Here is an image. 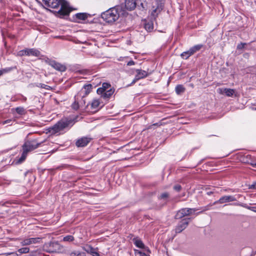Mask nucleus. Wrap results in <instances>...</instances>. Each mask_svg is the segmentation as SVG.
I'll return each mask as SVG.
<instances>
[{
	"instance_id": "50",
	"label": "nucleus",
	"mask_w": 256,
	"mask_h": 256,
	"mask_svg": "<svg viewBox=\"0 0 256 256\" xmlns=\"http://www.w3.org/2000/svg\"><path fill=\"white\" fill-rule=\"evenodd\" d=\"M24 100H26V98H24Z\"/></svg>"
},
{
	"instance_id": "10",
	"label": "nucleus",
	"mask_w": 256,
	"mask_h": 256,
	"mask_svg": "<svg viewBox=\"0 0 256 256\" xmlns=\"http://www.w3.org/2000/svg\"><path fill=\"white\" fill-rule=\"evenodd\" d=\"M90 137H82L77 140L76 144L78 147H84L86 146L91 140Z\"/></svg>"
},
{
	"instance_id": "36",
	"label": "nucleus",
	"mask_w": 256,
	"mask_h": 256,
	"mask_svg": "<svg viewBox=\"0 0 256 256\" xmlns=\"http://www.w3.org/2000/svg\"><path fill=\"white\" fill-rule=\"evenodd\" d=\"M38 86L46 90H48L49 88H50V86L43 84H39Z\"/></svg>"
},
{
	"instance_id": "27",
	"label": "nucleus",
	"mask_w": 256,
	"mask_h": 256,
	"mask_svg": "<svg viewBox=\"0 0 256 256\" xmlns=\"http://www.w3.org/2000/svg\"><path fill=\"white\" fill-rule=\"evenodd\" d=\"M28 153L23 150L21 156L17 160L16 164H21L26 158Z\"/></svg>"
},
{
	"instance_id": "20",
	"label": "nucleus",
	"mask_w": 256,
	"mask_h": 256,
	"mask_svg": "<svg viewBox=\"0 0 256 256\" xmlns=\"http://www.w3.org/2000/svg\"><path fill=\"white\" fill-rule=\"evenodd\" d=\"M100 102L98 100H94L90 104L92 109L95 110L98 108L100 106Z\"/></svg>"
},
{
	"instance_id": "25",
	"label": "nucleus",
	"mask_w": 256,
	"mask_h": 256,
	"mask_svg": "<svg viewBox=\"0 0 256 256\" xmlns=\"http://www.w3.org/2000/svg\"><path fill=\"white\" fill-rule=\"evenodd\" d=\"M15 68L16 67H8L0 70V76L4 74L10 72Z\"/></svg>"
},
{
	"instance_id": "21",
	"label": "nucleus",
	"mask_w": 256,
	"mask_h": 256,
	"mask_svg": "<svg viewBox=\"0 0 256 256\" xmlns=\"http://www.w3.org/2000/svg\"><path fill=\"white\" fill-rule=\"evenodd\" d=\"M175 90L178 94H180L184 92L186 88L182 85L178 84L176 86Z\"/></svg>"
},
{
	"instance_id": "30",
	"label": "nucleus",
	"mask_w": 256,
	"mask_h": 256,
	"mask_svg": "<svg viewBox=\"0 0 256 256\" xmlns=\"http://www.w3.org/2000/svg\"><path fill=\"white\" fill-rule=\"evenodd\" d=\"M169 198V194L168 192H165L162 193L158 197L160 200H166L168 198Z\"/></svg>"
},
{
	"instance_id": "12",
	"label": "nucleus",
	"mask_w": 256,
	"mask_h": 256,
	"mask_svg": "<svg viewBox=\"0 0 256 256\" xmlns=\"http://www.w3.org/2000/svg\"><path fill=\"white\" fill-rule=\"evenodd\" d=\"M218 92L220 94H225L228 96H232L235 94L236 90L231 88H219Z\"/></svg>"
},
{
	"instance_id": "45",
	"label": "nucleus",
	"mask_w": 256,
	"mask_h": 256,
	"mask_svg": "<svg viewBox=\"0 0 256 256\" xmlns=\"http://www.w3.org/2000/svg\"><path fill=\"white\" fill-rule=\"evenodd\" d=\"M249 164L253 167L256 168V162H252V160H250Z\"/></svg>"
},
{
	"instance_id": "8",
	"label": "nucleus",
	"mask_w": 256,
	"mask_h": 256,
	"mask_svg": "<svg viewBox=\"0 0 256 256\" xmlns=\"http://www.w3.org/2000/svg\"><path fill=\"white\" fill-rule=\"evenodd\" d=\"M136 74L134 80L131 83V84H134L138 80L146 78L148 76V72L145 70H136Z\"/></svg>"
},
{
	"instance_id": "42",
	"label": "nucleus",
	"mask_w": 256,
	"mask_h": 256,
	"mask_svg": "<svg viewBox=\"0 0 256 256\" xmlns=\"http://www.w3.org/2000/svg\"><path fill=\"white\" fill-rule=\"evenodd\" d=\"M250 188L256 189V182H253V184L250 186Z\"/></svg>"
},
{
	"instance_id": "19",
	"label": "nucleus",
	"mask_w": 256,
	"mask_h": 256,
	"mask_svg": "<svg viewBox=\"0 0 256 256\" xmlns=\"http://www.w3.org/2000/svg\"><path fill=\"white\" fill-rule=\"evenodd\" d=\"M76 96H79V99L78 100V104L80 107H83L86 104L85 96L78 94Z\"/></svg>"
},
{
	"instance_id": "23",
	"label": "nucleus",
	"mask_w": 256,
	"mask_h": 256,
	"mask_svg": "<svg viewBox=\"0 0 256 256\" xmlns=\"http://www.w3.org/2000/svg\"><path fill=\"white\" fill-rule=\"evenodd\" d=\"M144 28L148 32H151L154 28V24L152 21H148L145 24Z\"/></svg>"
},
{
	"instance_id": "18",
	"label": "nucleus",
	"mask_w": 256,
	"mask_h": 256,
	"mask_svg": "<svg viewBox=\"0 0 256 256\" xmlns=\"http://www.w3.org/2000/svg\"><path fill=\"white\" fill-rule=\"evenodd\" d=\"M114 92V90H113L112 88H110L109 90L104 91L102 94H99L102 95V97L106 99L110 98L112 95L113 94Z\"/></svg>"
},
{
	"instance_id": "31",
	"label": "nucleus",
	"mask_w": 256,
	"mask_h": 256,
	"mask_svg": "<svg viewBox=\"0 0 256 256\" xmlns=\"http://www.w3.org/2000/svg\"><path fill=\"white\" fill-rule=\"evenodd\" d=\"M74 240V238L73 236H72L71 235L66 236L64 237V238H63V240L64 242H70L73 241Z\"/></svg>"
},
{
	"instance_id": "13",
	"label": "nucleus",
	"mask_w": 256,
	"mask_h": 256,
	"mask_svg": "<svg viewBox=\"0 0 256 256\" xmlns=\"http://www.w3.org/2000/svg\"><path fill=\"white\" fill-rule=\"evenodd\" d=\"M83 249L88 253L92 254V256H100L98 250L92 248L90 246H86L83 248Z\"/></svg>"
},
{
	"instance_id": "16",
	"label": "nucleus",
	"mask_w": 256,
	"mask_h": 256,
	"mask_svg": "<svg viewBox=\"0 0 256 256\" xmlns=\"http://www.w3.org/2000/svg\"><path fill=\"white\" fill-rule=\"evenodd\" d=\"M92 88V86L91 84L84 85L78 94H84V96H86L90 92Z\"/></svg>"
},
{
	"instance_id": "24",
	"label": "nucleus",
	"mask_w": 256,
	"mask_h": 256,
	"mask_svg": "<svg viewBox=\"0 0 256 256\" xmlns=\"http://www.w3.org/2000/svg\"><path fill=\"white\" fill-rule=\"evenodd\" d=\"M79 99V96H75L74 97V102L72 105V107L73 109L75 110H77L80 108V106L78 102V100Z\"/></svg>"
},
{
	"instance_id": "22",
	"label": "nucleus",
	"mask_w": 256,
	"mask_h": 256,
	"mask_svg": "<svg viewBox=\"0 0 256 256\" xmlns=\"http://www.w3.org/2000/svg\"><path fill=\"white\" fill-rule=\"evenodd\" d=\"M133 241L134 244L139 248H142L144 247V245L142 242L138 238H134Z\"/></svg>"
},
{
	"instance_id": "41",
	"label": "nucleus",
	"mask_w": 256,
	"mask_h": 256,
	"mask_svg": "<svg viewBox=\"0 0 256 256\" xmlns=\"http://www.w3.org/2000/svg\"><path fill=\"white\" fill-rule=\"evenodd\" d=\"M190 52V49L184 52V54H186V58H189L190 56L193 54H191Z\"/></svg>"
},
{
	"instance_id": "39",
	"label": "nucleus",
	"mask_w": 256,
	"mask_h": 256,
	"mask_svg": "<svg viewBox=\"0 0 256 256\" xmlns=\"http://www.w3.org/2000/svg\"><path fill=\"white\" fill-rule=\"evenodd\" d=\"M246 44V43H240L237 46V48L239 50L242 49L244 48Z\"/></svg>"
},
{
	"instance_id": "40",
	"label": "nucleus",
	"mask_w": 256,
	"mask_h": 256,
	"mask_svg": "<svg viewBox=\"0 0 256 256\" xmlns=\"http://www.w3.org/2000/svg\"><path fill=\"white\" fill-rule=\"evenodd\" d=\"M12 121L11 120H8L3 122V124H8V125H12Z\"/></svg>"
},
{
	"instance_id": "47",
	"label": "nucleus",
	"mask_w": 256,
	"mask_h": 256,
	"mask_svg": "<svg viewBox=\"0 0 256 256\" xmlns=\"http://www.w3.org/2000/svg\"><path fill=\"white\" fill-rule=\"evenodd\" d=\"M248 209L256 212V207H248Z\"/></svg>"
},
{
	"instance_id": "5",
	"label": "nucleus",
	"mask_w": 256,
	"mask_h": 256,
	"mask_svg": "<svg viewBox=\"0 0 256 256\" xmlns=\"http://www.w3.org/2000/svg\"><path fill=\"white\" fill-rule=\"evenodd\" d=\"M40 144V142H36L35 140L27 141L23 145L22 150L28 154V152L38 148Z\"/></svg>"
},
{
	"instance_id": "1",
	"label": "nucleus",
	"mask_w": 256,
	"mask_h": 256,
	"mask_svg": "<svg viewBox=\"0 0 256 256\" xmlns=\"http://www.w3.org/2000/svg\"><path fill=\"white\" fill-rule=\"evenodd\" d=\"M44 4L51 8L58 9L55 10L57 16L60 18L68 16L72 10L68 4L64 0H42Z\"/></svg>"
},
{
	"instance_id": "17",
	"label": "nucleus",
	"mask_w": 256,
	"mask_h": 256,
	"mask_svg": "<svg viewBox=\"0 0 256 256\" xmlns=\"http://www.w3.org/2000/svg\"><path fill=\"white\" fill-rule=\"evenodd\" d=\"M110 88H111V86L110 84L104 82L102 84V87L99 88L97 90V93L98 94H102L104 92V91L109 90Z\"/></svg>"
},
{
	"instance_id": "14",
	"label": "nucleus",
	"mask_w": 256,
	"mask_h": 256,
	"mask_svg": "<svg viewBox=\"0 0 256 256\" xmlns=\"http://www.w3.org/2000/svg\"><path fill=\"white\" fill-rule=\"evenodd\" d=\"M136 2L134 0H126L125 7L129 10H134L136 6Z\"/></svg>"
},
{
	"instance_id": "32",
	"label": "nucleus",
	"mask_w": 256,
	"mask_h": 256,
	"mask_svg": "<svg viewBox=\"0 0 256 256\" xmlns=\"http://www.w3.org/2000/svg\"><path fill=\"white\" fill-rule=\"evenodd\" d=\"M16 112L22 115L25 113L24 109L22 107H18L16 108Z\"/></svg>"
},
{
	"instance_id": "38",
	"label": "nucleus",
	"mask_w": 256,
	"mask_h": 256,
	"mask_svg": "<svg viewBox=\"0 0 256 256\" xmlns=\"http://www.w3.org/2000/svg\"><path fill=\"white\" fill-rule=\"evenodd\" d=\"M174 189L177 192H179L182 189V186L179 184H176L174 186Z\"/></svg>"
},
{
	"instance_id": "4",
	"label": "nucleus",
	"mask_w": 256,
	"mask_h": 256,
	"mask_svg": "<svg viewBox=\"0 0 256 256\" xmlns=\"http://www.w3.org/2000/svg\"><path fill=\"white\" fill-rule=\"evenodd\" d=\"M236 200H237V198L236 197V196H230V195L224 196H222L218 200H216V201L214 202L213 204H210L208 206H206L204 208V210H208V208L210 206H212L213 205H214V204H224V203H226V202H234V201H236Z\"/></svg>"
},
{
	"instance_id": "44",
	"label": "nucleus",
	"mask_w": 256,
	"mask_h": 256,
	"mask_svg": "<svg viewBox=\"0 0 256 256\" xmlns=\"http://www.w3.org/2000/svg\"><path fill=\"white\" fill-rule=\"evenodd\" d=\"M135 64V62L133 60H130L127 63V65L128 66H133Z\"/></svg>"
},
{
	"instance_id": "51",
	"label": "nucleus",
	"mask_w": 256,
	"mask_h": 256,
	"mask_svg": "<svg viewBox=\"0 0 256 256\" xmlns=\"http://www.w3.org/2000/svg\"><path fill=\"white\" fill-rule=\"evenodd\" d=\"M255 253L256 254V252Z\"/></svg>"
},
{
	"instance_id": "29",
	"label": "nucleus",
	"mask_w": 256,
	"mask_h": 256,
	"mask_svg": "<svg viewBox=\"0 0 256 256\" xmlns=\"http://www.w3.org/2000/svg\"><path fill=\"white\" fill-rule=\"evenodd\" d=\"M70 256H86V254L84 252H80L79 251H74L72 252Z\"/></svg>"
},
{
	"instance_id": "2",
	"label": "nucleus",
	"mask_w": 256,
	"mask_h": 256,
	"mask_svg": "<svg viewBox=\"0 0 256 256\" xmlns=\"http://www.w3.org/2000/svg\"><path fill=\"white\" fill-rule=\"evenodd\" d=\"M120 14L116 8H110L102 14V18L108 23H113L118 20Z\"/></svg>"
},
{
	"instance_id": "6",
	"label": "nucleus",
	"mask_w": 256,
	"mask_h": 256,
	"mask_svg": "<svg viewBox=\"0 0 256 256\" xmlns=\"http://www.w3.org/2000/svg\"><path fill=\"white\" fill-rule=\"evenodd\" d=\"M196 210L194 208H184L178 210L175 216L176 219H180L183 217L190 215L192 212H194Z\"/></svg>"
},
{
	"instance_id": "46",
	"label": "nucleus",
	"mask_w": 256,
	"mask_h": 256,
	"mask_svg": "<svg viewBox=\"0 0 256 256\" xmlns=\"http://www.w3.org/2000/svg\"><path fill=\"white\" fill-rule=\"evenodd\" d=\"M181 56L184 58V59H187L188 58H186V54H184V52H182V54H181Z\"/></svg>"
},
{
	"instance_id": "26",
	"label": "nucleus",
	"mask_w": 256,
	"mask_h": 256,
	"mask_svg": "<svg viewBox=\"0 0 256 256\" xmlns=\"http://www.w3.org/2000/svg\"><path fill=\"white\" fill-rule=\"evenodd\" d=\"M203 46L202 44H198L190 48L191 54H194L197 51H198Z\"/></svg>"
},
{
	"instance_id": "43",
	"label": "nucleus",
	"mask_w": 256,
	"mask_h": 256,
	"mask_svg": "<svg viewBox=\"0 0 256 256\" xmlns=\"http://www.w3.org/2000/svg\"><path fill=\"white\" fill-rule=\"evenodd\" d=\"M156 0L158 2V4L160 5V7H162V4H163V2H164V0Z\"/></svg>"
},
{
	"instance_id": "11",
	"label": "nucleus",
	"mask_w": 256,
	"mask_h": 256,
	"mask_svg": "<svg viewBox=\"0 0 256 256\" xmlns=\"http://www.w3.org/2000/svg\"><path fill=\"white\" fill-rule=\"evenodd\" d=\"M40 238H31L22 240L20 244L22 246H28L33 244L38 243L40 242Z\"/></svg>"
},
{
	"instance_id": "15",
	"label": "nucleus",
	"mask_w": 256,
	"mask_h": 256,
	"mask_svg": "<svg viewBox=\"0 0 256 256\" xmlns=\"http://www.w3.org/2000/svg\"><path fill=\"white\" fill-rule=\"evenodd\" d=\"M26 52L27 56H38L40 55V51L35 48H26Z\"/></svg>"
},
{
	"instance_id": "37",
	"label": "nucleus",
	"mask_w": 256,
	"mask_h": 256,
	"mask_svg": "<svg viewBox=\"0 0 256 256\" xmlns=\"http://www.w3.org/2000/svg\"><path fill=\"white\" fill-rule=\"evenodd\" d=\"M26 48L22 50H20L18 53V56H26Z\"/></svg>"
},
{
	"instance_id": "35",
	"label": "nucleus",
	"mask_w": 256,
	"mask_h": 256,
	"mask_svg": "<svg viewBox=\"0 0 256 256\" xmlns=\"http://www.w3.org/2000/svg\"><path fill=\"white\" fill-rule=\"evenodd\" d=\"M244 163L249 164L250 162V156L249 155H247L246 158H244L243 160H242Z\"/></svg>"
},
{
	"instance_id": "34",
	"label": "nucleus",
	"mask_w": 256,
	"mask_h": 256,
	"mask_svg": "<svg viewBox=\"0 0 256 256\" xmlns=\"http://www.w3.org/2000/svg\"><path fill=\"white\" fill-rule=\"evenodd\" d=\"M0 256H18V254L15 252H6L0 254Z\"/></svg>"
},
{
	"instance_id": "48",
	"label": "nucleus",
	"mask_w": 256,
	"mask_h": 256,
	"mask_svg": "<svg viewBox=\"0 0 256 256\" xmlns=\"http://www.w3.org/2000/svg\"><path fill=\"white\" fill-rule=\"evenodd\" d=\"M212 194V192H207V194L208 195H210Z\"/></svg>"
},
{
	"instance_id": "7",
	"label": "nucleus",
	"mask_w": 256,
	"mask_h": 256,
	"mask_svg": "<svg viewBox=\"0 0 256 256\" xmlns=\"http://www.w3.org/2000/svg\"><path fill=\"white\" fill-rule=\"evenodd\" d=\"M190 218H184L181 220L175 228L176 232L180 233L184 230L188 226Z\"/></svg>"
},
{
	"instance_id": "49",
	"label": "nucleus",
	"mask_w": 256,
	"mask_h": 256,
	"mask_svg": "<svg viewBox=\"0 0 256 256\" xmlns=\"http://www.w3.org/2000/svg\"><path fill=\"white\" fill-rule=\"evenodd\" d=\"M137 252H138V253L140 254H142V252H140L138 251V250L136 251V253Z\"/></svg>"
},
{
	"instance_id": "3",
	"label": "nucleus",
	"mask_w": 256,
	"mask_h": 256,
	"mask_svg": "<svg viewBox=\"0 0 256 256\" xmlns=\"http://www.w3.org/2000/svg\"><path fill=\"white\" fill-rule=\"evenodd\" d=\"M72 123L71 120H62L53 126L49 128V132L52 134H56L67 128Z\"/></svg>"
},
{
	"instance_id": "33",
	"label": "nucleus",
	"mask_w": 256,
	"mask_h": 256,
	"mask_svg": "<svg viewBox=\"0 0 256 256\" xmlns=\"http://www.w3.org/2000/svg\"><path fill=\"white\" fill-rule=\"evenodd\" d=\"M29 250H30V248H28L25 247V248H20L18 250V252L20 254H26L29 252Z\"/></svg>"
},
{
	"instance_id": "9",
	"label": "nucleus",
	"mask_w": 256,
	"mask_h": 256,
	"mask_svg": "<svg viewBox=\"0 0 256 256\" xmlns=\"http://www.w3.org/2000/svg\"><path fill=\"white\" fill-rule=\"evenodd\" d=\"M48 64L55 70L60 72H63L66 70V67L64 65L57 62L54 60H50Z\"/></svg>"
},
{
	"instance_id": "28",
	"label": "nucleus",
	"mask_w": 256,
	"mask_h": 256,
	"mask_svg": "<svg viewBox=\"0 0 256 256\" xmlns=\"http://www.w3.org/2000/svg\"><path fill=\"white\" fill-rule=\"evenodd\" d=\"M76 18L80 20H85L88 18L86 13H78L76 14Z\"/></svg>"
}]
</instances>
